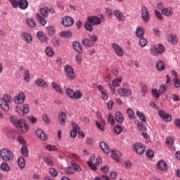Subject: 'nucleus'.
Here are the masks:
<instances>
[{
    "instance_id": "obj_42",
    "label": "nucleus",
    "mask_w": 180,
    "mask_h": 180,
    "mask_svg": "<svg viewBox=\"0 0 180 180\" xmlns=\"http://www.w3.org/2000/svg\"><path fill=\"white\" fill-rule=\"evenodd\" d=\"M26 23L30 27H36V22L34 21L32 18H27L26 19Z\"/></svg>"
},
{
    "instance_id": "obj_27",
    "label": "nucleus",
    "mask_w": 180,
    "mask_h": 180,
    "mask_svg": "<svg viewBox=\"0 0 180 180\" xmlns=\"http://www.w3.org/2000/svg\"><path fill=\"white\" fill-rule=\"evenodd\" d=\"M150 53L152 56H154V57H157V56L160 55V51L155 45L150 46Z\"/></svg>"
},
{
    "instance_id": "obj_48",
    "label": "nucleus",
    "mask_w": 180,
    "mask_h": 180,
    "mask_svg": "<svg viewBox=\"0 0 180 180\" xmlns=\"http://www.w3.org/2000/svg\"><path fill=\"white\" fill-rule=\"evenodd\" d=\"M49 172L50 175H51V176H53L54 178L58 176V172L53 167L49 168Z\"/></svg>"
},
{
    "instance_id": "obj_35",
    "label": "nucleus",
    "mask_w": 180,
    "mask_h": 180,
    "mask_svg": "<svg viewBox=\"0 0 180 180\" xmlns=\"http://www.w3.org/2000/svg\"><path fill=\"white\" fill-rule=\"evenodd\" d=\"M112 158H113V160H115V161H117V162H119V158L120 157H122V153L119 151H113L112 150Z\"/></svg>"
},
{
    "instance_id": "obj_1",
    "label": "nucleus",
    "mask_w": 180,
    "mask_h": 180,
    "mask_svg": "<svg viewBox=\"0 0 180 180\" xmlns=\"http://www.w3.org/2000/svg\"><path fill=\"white\" fill-rule=\"evenodd\" d=\"M0 157L6 162H9V161H13V153L11 151V150L8 148H2L0 150Z\"/></svg>"
},
{
    "instance_id": "obj_24",
    "label": "nucleus",
    "mask_w": 180,
    "mask_h": 180,
    "mask_svg": "<svg viewBox=\"0 0 180 180\" xmlns=\"http://www.w3.org/2000/svg\"><path fill=\"white\" fill-rule=\"evenodd\" d=\"M58 119L61 126H64L65 124V120H67V115L61 112L59 113Z\"/></svg>"
},
{
    "instance_id": "obj_61",
    "label": "nucleus",
    "mask_w": 180,
    "mask_h": 180,
    "mask_svg": "<svg viewBox=\"0 0 180 180\" xmlns=\"http://www.w3.org/2000/svg\"><path fill=\"white\" fill-rule=\"evenodd\" d=\"M8 1L11 2L13 8H18V4H19L20 0H8Z\"/></svg>"
},
{
    "instance_id": "obj_7",
    "label": "nucleus",
    "mask_w": 180,
    "mask_h": 180,
    "mask_svg": "<svg viewBox=\"0 0 180 180\" xmlns=\"http://www.w3.org/2000/svg\"><path fill=\"white\" fill-rule=\"evenodd\" d=\"M112 47L113 51H115V54L118 57H123L124 53L123 52V49L120 45L116 44V43H112Z\"/></svg>"
},
{
    "instance_id": "obj_64",
    "label": "nucleus",
    "mask_w": 180,
    "mask_h": 180,
    "mask_svg": "<svg viewBox=\"0 0 180 180\" xmlns=\"http://www.w3.org/2000/svg\"><path fill=\"white\" fill-rule=\"evenodd\" d=\"M167 146H172L174 144V139L172 137H169L166 140Z\"/></svg>"
},
{
    "instance_id": "obj_45",
    "label": "nucleus",
    "mask_w": 180,
    "mask_h": 180,
    "mask_svg": "<svg viewBox=\"0 0 180 180\" xmlns=\"http://www.w3.org/2000/svg\"><path fill=\"white\" fill-rule=\"evenodd\" d=\"M40 13L42 15L43 18H47L49 16V8H40Z\"/></svg>"
},
{
    "instance_id": "obj_6",
    "label": "nucleus",
    "mask_w": 180,
    "mask_h": 180,
    "mask_svg": "<svg viewBox=\"0 0 180 180\" xmlns=\"http://www.w3.org/2000/svg\"><path fill=\"white\" fill-rule=\"evenodd\" d=\"M65 71L66 72V77L68 79H74L75 78V73L74 69L70 65H65Z\"/></svg>"
},
{
    "instance_id": "obj_58",
    "label": "nucleus",
    "mask_w": 180,
    "mask_h": 180,
    "mask_svg": "<svg viewBox=\"0 0 180 180\" xmlns=\"http://www.w3.org/2000/svg\"><path fill=\"white\" fill-rule=\"evenodd\" d=\"M42 120L46 124H50L51 123V120L50 118H49V116H47V115H46V114L43 115Z\"/></svg>"
},
{
    "instance_id": "obj_26",
    "label": "nucleus",
    "mask_w": 180,
    "mask_h": 180,
    "mask_svg": "<svg viewBox=\"0 0 180 180\" xmlns=\"http://www.w3.org/2000/svg\"><path fill=\"white\" fill-rule=\"evenodd\" d=\"M51 85L54 91L58 92L59 94H61V95H63L64 91H63V89L61 88V86H60V85L57 84V83H56L55 82H53L51 83Z\"/></svg>"
},
{
    "instance_id": "obj_23",
    "label": "nucleus",
    "mask_w": 180,
    "mask_h": 180,
    "mask_svg": "<svg viewBox=\"0 0 180 180\" xmlns=\"http://www.w3.org/2000/svg\"><path fill=\"white\" fill-rule=\"evenodd\" d=\"M82 44L85 47H94V46H95L94 41L88 39H82Z\"/></svg>"
},
{
    "instance_id": "obj_3",
    "label": "nucleus",
    "mask_w": 180,
    "mask_h": 180,
    "mask_svg": "<svg viewBox=\"0 0 180 180\" xmlns=\"http://www.w3.org/2000/svg\"><path fill=\"white\" fill-rule=\"evenodd\" d=\"M12 102V97L11 96L6 94L1 100H0V106L3 110L8 112L9 110V105Z\"/></svg>"
},
{
    "instance_id": "obj_16",
    "label": "nucleus",
    "mask_w": 180,
    "mask_h": 180,
    "mask_svg": "<svg viewBox=\"0 0 180 180\" xmlns=\"http://www.w3.org/2000/svg\"><path fill=\"white\" fill-rule=\"evenodd\" d=\"M72 126L73 129L70 131V137L75 139V137H77V134L79 131V127L75 122H72Z\"/></svg>"
},
{
    "instance_id": "obj_14",
    "label": "nucleus",
    "mask_w": 180,
    "mask_h": 180,
    "mask_svg": "<svg viewBox=\"0 0 180 180\" xmlns=\"http://www.w3.org/2000/svg\"><path fill=\"white\" fill-rule=\"evenodd\" d=\"M21 37L25 43H28L30 44L33 41V37H32V34L27 33V32H22L21 34Z\"/></svg>"
},
{
    "instance_id": "obj_51",
    "label": "nucleus",
    "mask_w": 180,
    "mask_h": 180,
    "mask_svg": "<svg viewBox=\"0 0 180 180\" xmlns=\"http://www.w3.org/2000/svg\"><path fill=\"white\" fill-rule=\"evenodd\" d=\"M44 162L47 165H49L50 167H53L54 165V161H53V159L51 158H45Z\"/></svg>"
},
{
    "instance_id": "obj_37",
    "label": "nucleus",
    "mask_w": 180,
    "mask_h": 180,
    "mask_svg": "<svg viewBox=\"0 0 180 180\" xmlns=\"http://www.w3.org/2000/svg\"><path fill=\"white\" fill-rule=\"evenodd\" d=\"M20 151L21 154H22L24 157H29V150L27 149V146H26V145H22Z\"/></svg>"
},
{
    "instance_id": "obj_10",
    "label": "nucleus",
    "mask_w": 180,
    "mask_h": 180,
    "mask_svg": "<svg viewBox=\"0 0 180 180\" xmlns=\"http://www.w3.org/2000/svg\"><path fill=\"white\" fill-rule=\"evenodd\" d=\"M134 150H135L136 153L138 154H143L144 151H146V147L143 146V144L140 143H136L133 145Z\"/></svg>"
},
{
    "instance_id": "obj_33",
    "label": "nucleus",
    "mask_w": 180,
    "mask_h": 180,
    "mask_svg": "<svg viewBox=\"0 0 180 180\" xmlns=\"http://www.w3.org/2000/svg\"><path fill=\"white\" fill-rule=\"evenodd\" d=\"M145 33H146V31L144 30V28L141 27H139L136 28V35L137 37H143Z\"/></svg>"
},
{
    "instance_id": "obj_25",
    "label": "nucleus",
    "mask_w": 180,
    "mask_h": 180,
    "mask_svg": "<svg viewBox=\"0 0 180 180\" xmlns=\"http://www.w3.org/2000/svg\"><path fill=\"white\" fill-rule=\"evenodd\" d=\"M18 6H19L20 9L25 10L29 6V3L27 2V0H20Z\"/></svg>"
},
{
    "instance_id": "obj_52",
    "label": "nucleus",
    "mask_w": 180,
    "mask_h": 180,
    "mask_svg": "<svg viewBox=\"0 0 180 180\" xmlns=\"http://www.w3.org/2000/svg\"><path fill=\"white\" fill-rule=\"evenodd\" d=\"M75 93V91L72 89H71L70 88H68L66 90V94L68 95V96L70 98L72 99V98L74 97V94Z\"/></svg>"
},
{
    "instance_id": "obj_8",
    "label": "nucleus",
    "mask_w": 180,
    "mask_h": 180,
    "mask_svg": "<svg viewBox=\"0 0 180 180\" xmlns=\"http://www.w3.org/2000/svg\"><path fill=\"white\" fill-rule=\"evenodd\" d=\"M117 92L120 96H130L131 95V90L127 88H120Z\"/></svg>"
},
{
    "instance_id": "obj_4",
    "label": "nucleus",
    "mask_w": 180,
    "mask_h": 180,
    "mask_svg": "<svg viewBox=\"0 0 180 180\" xmlns=\"http://www.w3.org/2000/svg\"><path fill=\"white\" fill-rule=\"evenodd\" d=\"M102 20H105V16L103 15H101L100 18L98 16H89L87 18V21L89 23L92 25L93 26H99L102 22Z\"/></svg>"
},
{
    "instance_id": "obj_39",
    "label": "nucleus",
    "mask_w": 180,
    "mask_h": 180,
    "mask_svg": "<svg viewBox=\"0 0 180 180\" xmlns=\"http://www.w3.org/2000/svg\"><path fill=\"white\" fill-rule=\"evenodd\" d=\"M60 36L61 37H66L67 39H70L72 37V33L70 31L61 32L60 33Z\"/></svg>"
},
{
    "instance_id": "obj_49",
    "label": "nucleus",
    "mask_w": 180,
    "mask_h": 180,
    "mask_svg": "<svg viewBox=\"0 0 180 180\" xmlns=\"http://www.w3.org/2000/svg\"><path fill=\"white\" fill-rule=\"evenodd\" d=\"M84 27L88 32H94V27L89 22H85Z\"/></svg>"
},
{
    "instance_id": "obj_29",
    "label": "nucleus",
    "mask_w": 180,
    "mask_h": 180,
    "mask_svg": "<svg viewBox=\"0 0 180 180\" xmlns=\"http://www.w3.org/2000/svg\"><path fill=\"white\" fill-rule=\"evenodd\" d=\"M156 68L158 71H164L165 70V63L162 60H158L156 64Z\"/></svg>"
},
{
    "instance_id": "obj_2",
    "label": "nucleus",
    "mask_w": 180,
    "mask_h": 180,
    "mask_svg": "<svg viewBox=\"0 0 180 180\" xmlns=\"http://www.w3.org/2000/svg\"><path fill=\"white\" fill-rule=\"evenodd\" d=\"M122 81H123V78L121 77L108 82V86L113 95L116 94V87L120 86Z\"/></svg>"
},
{
    "instance_id": "obj_11",
    "label": "nucleus",
    "mask_w": 180,
    "mask_h": 180,
    "mask_svg": "<svg viewBox=\"0 0 180 180\" xmlns=\"http://www.w3.org/2000/svg\"><path fill=\"white\" fill-rule=\"evenodd\" d=\"M25 99H26V96L25 95V93L20 92L18 96L14 98V102L18 105H20L23 103V102H25Z\"/></svg>"
},
{
    "instance_id": "obj_17",
    "label": "nucleus",
    "mask_w": 180,
    "mask_h": 180,
    "mask_svg": "<svg viewBox=\"0 0 180 180\" xmlns=\"http://www.w3.org/2000/svg\"><path fill=\"white\" fill-rule=\"evenodd\" d=\"M167 41L170 43V44H174L176 46L178 44V37L174 34H171L167 37Z\"/></svg>"
},
{
    "instance_id": "obj_19",
    "label": "nucleus",
    "mask_w": 180,
    "mask_h": 180,
    "mask_svg": "<svg viewBox=\"0 0 180 180\" xmlns=\"http://www.w3.org/2000/svg\"><path fill=\"white\" fill-rule=\"evenodd\" d=\"M72 46L75 51L78 53L79 54H82L83 50H82V46H81V44L79 42L75 41L72 42Z\"/></svg>"
},
{
    "instance_id": "obj_20",
    "label": "nucleus",
    "mask_w": 180,
    "mask_h": 180,
    "mask_svg": "<svg viewBox=\"0 0 180 180\" xmlns=\"http://www.w3.org/2000/svg\"><path fill=\"white\" fill-rule=\"evenodd\" d=\"M100 147L101 150L103 151V153H105L106 154H109V153L112 151L109 148L108 143H105L104 141L100 143Z\"/></svg>"
},
{
    "instance_id": "obj_18",
    "label": "nucleus",
    "mask_w": 180,
    "mask_h": 180,
    "mask_svg": "<svg viewBox=\"0 0 180 180\" xmlns=\"http://www.w3.org/2000/svg\"><path fill=\"white\" fill-rule=\"evenodd\" d=\"M35 85L37 86H41L42 88H49V84L46 81L41 78H39L35 81Z\"/></svg>"
},
{
    "instance_id": "obj_44",
    "label": "nucleus",
    "mask_w": 180,
    "mask_h": 180,
    "mask_svg": "<svg viewBox=\"0 0 180 180\" xmlns=\"http://www.w3.org/2000/svg\"><path fill=\"white\" fill-rule=\"evenodd\" d=\"M115 119L118 123H123V115L120 112H117L115 113Z\"/></svg>"
},
{
    "instance_id": "obj_55",
    "label": "nucleus",
    "mask_w": 180,
    "mask_h": 180,
    "mask_svg": "<svg viewBox=\"0 0 180 180\" xmlns=\"http://www.w3.org/2000/svg\"><path fill=\"white\" fill-rule=\"evenodd\" d=\"M24 79L26 82H29L30 81V72L29 70H25L24 72Z\"/></svg>"
},
{
    "instance_id": "obj_12",
    "label": "nucleus",
    "mask_w": 180,
    "mask_h": 180,
    "mask_svg": "<svg viewBox=\"0 0 180 180\" xmlns=\"http://www.w3.org/2000/svg\"><path fill=\"white\" fill-rule=\"evenodd\" d=\"M158 115L165 122H171L172 120V117L162 110L158 111Z\"/></svg>"
},
{
    "instance_id": "obj_54",
    "label": "nucleus",
    "mask_w": 180,
    "mask_h": 180,
    "mask_svg": "<svg viewBox=\"0 0 180 180\" xmlns=\"http://www.w3.org/2000/svg\"><path fill=\"white\" fill-rule=\"evenodd\" d=\"M152 95H153V96H155V98H156V99H159L160 95H161V94H160V91H158V89H152Z\"/></svg>"
},
{
    "instance_id": "obj_38",
    "label": "nucleus",
    "mask_w": 180,
    "mask_h": 180,
    "mask_svg": "<svg viewBox=\"0 0 180 180\" xmlns=\"http://www.w3.org/2000/svg\"><path fill=\"white\" fill-rule=\"evenodd\" d=\"M70 164L73 167L74 170L75 169V171H77V172H81V171H82V169H81V166H79V165L75 163V162L74 160H71Z\"/></svg>"
},
{
    "instance_id": "obj_36",
    "label": "nucleus",
    "mask_w": 180,
    "mask_h": 180,
    "mask_svg": "<svg viewBox=\"0 0 180 180\" xmlns=\"http://www.w3.org/2000/svg\"><path fill=\"white\" fill-rule=\"evenodd\" d=\"M18 164L19 168H20L21 169L25 168V165H26V162L25 161V158L23 157L18 158Z\"/></svg>"
},
{
    "instance_id": "obj_53",
    "label": "nucleus",
    "mask_w": 180,
    "mask_h": 180,
    "mask_svg": "<svg viewBox=\"0 0 180 180\" xmlns=\"http://www.w3.org/2000/svg\"><path fill=\"white\" fill-rule=\"evenodd\" d=\"M47 31L49 36H54V34H56V30L53 26L47 27Z\"/></svg>"
},
{
    "instance_id": "obj_60",
    "label": "nucleus",
    "mask_w": 180,
    "mask_h": 180,
    "mask_svg": "<svg viewBox=\"0 0 180 180\" xmlns=\"http://www.w3.org/2000/svg\"><path fill=\"white\" fill-rule=\"evenodd\" d=\"M77 64H81L82 63V56L77 54L75 57Z\"/></svg>"
},
{
    "instance_id": "obj_43",
    "label": "nucleus",
    "mask_w": 180,
    "mask_h": 180,
    "mask_svg": "<svg viewBox=\"0 0 180 180\" xmlns=\"http://www.w3.org/2000/svg\"><path fill=\"white\" fill-rule=\"evenodd\" d=\"M81 98H82V93L80 90H76L72 99H81Z\"/></svg>"
},
{
    "instance_id": "obj_59",
    "label": "nucleus",
    "mask_w": 180,
    "mask_h": 180,
    "mask_svg": "<svg viewBox=\"0 0 180 180\" xmlns=\"http://www.w3.org/2000/svg\"><path fill=\"white\" fill-rule=\"evenodd\" d=\"M146 155L148 157V158H150V160H153V158H154V151L148 149L146 151Z\"/></svg>"
},
{
    "instance_id": "obj_34",
    "label": "nucleus",
    "mask_w": 180,
    "mask_h": 180,
    "mask_svg": "<svg viewBox=\"0 0 180 180\" xmlns=\"http://www.w3.org/2000/svg\"><path fill=\"white\" fill-rule=\"evenodd\" d=\"M0 168L1 171H4L5 172H9L11 171V167H9V165L6 162H2Z\"/></svg>"
},
{
    "instance_id": "obj_56",
    "label": "nucleus",
    "mask_w": 180,
    "mask_h": 180,
    "mask_svg": "<svg viewBox=\"0 0 180 180\" xmlns=\"http://www.w3.org/2000/svg\"><path fill=\"white\" fill-rule=\"evenodd\" d=\"M114 131L116 134H120L123 131V128L120 125H117L114 127Z\"/></svg>"
},
{
    "instance_id": "obj_32",
    "label": "nucleus",
    "mask_w": 180,
    "mask_h": 180,
    "mask_svg": "<svg viewBox=\"0 0 180 180\" xmlns=\"http://www.w3.org/2000/svg\"><path fill=\"white\" fill-rule=\"evenodd\" d=\"M36 18L37 20H38V22L42 25V26H46L47 24V21L43 17H41L39 13H36Z\"/></svg>"
},
{
    "instance_id": "obj_31",
    "label": "nucleus",
    "mask_w": 180,
    "mask_h": 180,
    "mask_svg": "<svg viewBox=\"0 0 180 180\" xmlns=\"http://www.w3.org/2000/svg\"><path fill=\"white\" fill-rule=\"evenodd\" d=\"M37 36L39 40H40V41H42V43H46V41H47V37L42 32H37Z\"/></svg>"
},
{
    "instance_id": "obj_50",
    "label": "nucleus",
    "mask_w": 180,
    "mask_h": 180,
    "mask_svg": "<svg viewBox=\"0 0 180 180\" xmlns=\"http://www.w3.org/2000/svg\"><path fill=\"white\" fill-rule=\"evenodd\" d=\"M148 43V41H147V39L146 38H141L139 39V46H141V47H146Z\"/></svg>"
},
{
    "instance_id": "obj_40",
    "label": "nucleus",
    "mask_w": 180,
    "mask_h": 180,
    "mask_svg": "<svg viewBox=\"0 0 180 180\" xmlns=\"http://www.w3.org/2000/svg\"><path fill=\"white\" fill-rule=\"evenodd\" d=\"M136 116L143 122V123H146L147 122V119L146 118V115H144L143 112L141 111H137L136 112Z\"/></svg>"
},
{
    "instance_id": "obj_5",
    "label": "nucleus",
    "mask_w": 180,
    "mask_h": 180,
    "mask_svg": "<svg viewBox=\"0 0 180 180\" xmlns=\"http://www.w3.org/2000/svg\"><path fill=\"white\" fill-rule=\"evenodd\" d=\"M9 120L13 126L18 128H20L25 124V121L23 120H19L13 115L10 116Z\"/></svg>"
},
{
    "instance_id": "obj_30",
    "label": "nucleus",
    "mask_w": 180,
    "mask_h": 180,
    "mask_svg": "<svg viewBox=\"0 0 180 180\" xmlns=\"http://www.w3.org/2000/svg\"><path fill=\"white\" fill-rule=\"evenodd\" d=\"M96 124L98 129L101 130V131H105V126L106 124L105 120H102L101 122L96 121Z\"/></svg>"
},
{
    "instance_id": "obj_63",
    "label": "nucleus",
    "mask_w": 180,
    "mask_h": 180,
    "mask_svg": "<svg viewBox=\"0 0 180 180\" xmlns=\"http://www.w3.org/2000/svg\"><path fill=\"white\" fill-rule=\"evenodd\" d=\"M175 88H180V79L178 77L174 78Z\"/></svg>"
},
{
    "instance_id": "obj_28",
    "label": "nucleus",
    "mask_w": 180,
    "mask_h": 180,
    "mask_svg": "<svg viewBox=\"0 0 180 180\" xmlns=\"http://www.w3.org/2000/svg\"><path fill=\"white\" fill-rule=\"evenodd\" d=\"M114 15L115 16V18H117V19H118V20H124L125 19L123 13H122L119 10L114 11Z\"/></svg>"
},
{
    "instance_id": "obj_15",
    "label": "nucleus",
    "mask_w": 180,
    "mask_h": 180,
    "mask_svg": "<svg viewBox=\"0 0 180 180\" xmlns=\"http://www.w3.org/2000/svg\"><path fill=\"white\" fill-rule=\"evenodd\" d=\"M141 16L143 20L147 23L148 22V19H150V14L148 13V10H147V8L142 7L141 8Z\"/></svg>"
},
{
    "instance_id": "obj_22",
    "label": "nucleus",
    "mask_w": 180,
    "mask_h": 180,
    "mask_svg": "<svg viewBox=\"0 0 180 180\" xmlns=\"http://www.w3.org/2000/svg\"><path fill=\"white\" fill-rule=\"evenodd\" d=\"M35 133L37 136L39 137V139H40L41 140H47V135L44 134V131H43V130L37 129L35 131Z\"/></svg>"
},
{
    "instance_id": "obj_47",
    "label": "nucleus",
    "mask_w": 180,
    "mask_h": 180,
    "mask_svg": "<svg viewBox=\"0 0 180 180\" xmlns=\"http://www.w3.org/2000/svg\"><path fill=\"white\" fill-rule=\"evenodd\" d=\"M45 53L46 56H49V57H53L54 56V51L50 47H46L45 49Z\"/></svg>"
},
{
    "instance_id": "obj_13",
    "label": "nucleus",
    "mask_w": 180,
    "mask_h": 180,
    "mask_svg": "<svg viewBox=\"0 0 180 180\" xmlns=\"http://www.w3.org/2000/svg\"><path fill=\"white\" fill-rule=\"evenodd\" d=\"M157 167L158 169L163 172H167V171H168V165L164 160H159L157 163Z\"/></svg>"
},
{
    "instance_id": "obj_41",
    "label": "nucleus",
    "mask_w": 180,
    "mask_h": 180,
    "mask_svg": "<svg viewBox=\"0 0 180 180\" xmlns=\"http://www.w3.org/2000/svg\"><path fill=\"white\" fill-rule=\"evenodd\" d=\"M92 160H95V156L91 157V159H90V160L87 162V165L93 171H96L98 168L96 167V165H95V164L92 163Z\"/></svg>"
},
{
    "instance_id": "obj_9",
    "label": "nucleus",
    "mask_w": 180,
    "mask_h": 180,
    "mask_svg": "<svg viewBox=\"0 0 180 180\" xmlns=\"http://www.w3.org/2000/svg\"><path fill=\"white\" fill-rule=\"evenodd\" d=\"M62 24L65 27H69L70 26H72V25H74V20L70 16H65L62 20Z\"/></svg>"
},
{
    "instance_id": "obj_57",
    "label": "nucleus",
    "mask_w": 180,
    "mask_h": 180,
    "mask_svg": "<svg viewBox=\"0 0 180 180\" xmlns=\"http://www.w3.org/2000/svg\"><path fill=\"white\" fill-rule=\"evenodd\" d=\"M30 109L29 108V105L27 104H24L22 106V113L23 115H27L29 113Z\"/></svg>"
},
{
    "instance_id": "obj_21",
    "label": "nucleus",
    "mask_w": 180,
    "mask_h": 180,
    "mask_svg": "<svg viewBox=\"0 0 180 180\" xmlns=\"http://www.w3.org/2000/svg\"><path fill=\"white\" fill-rule=\"evenodd\" d=\"M162 15H165V16H172V15H174V11L172 10V8L167 7L162 10Z\"/></svg>"
},
{
    "instance_id": "obj_62",
    "label": "nucleus",
    "mask_w": 180,
    "mask_h": 180,
    "mask_svg": "<svg viewBox=\"0 0 180 180\" xmlns=\"http://www.w3.org/2000/svg\"><path fill=\"white\" fill-rule=\"evenodd\" d=\"M46 148L49 151H56L57 150V147L56 146H51V145L46 146Z\"/></svg>"
},
{
    "instance_id": "obj_46",
    "label": "nucleus",
    "mask_w": 180,
    "mask_h": 180,
    "mask_svg": "<svg viewBox=\"0 0 180 180\" xmlns=\"http://www.w3.org/2000/svg\"><path fill=\"white\" fill-rule=\"evenodd\" d=\"M127 113L128 115V117L129 119H134L136 117V115L134 114V111L131 110V108H128L127 110Z\"/></svg>"
}]
</instances>
